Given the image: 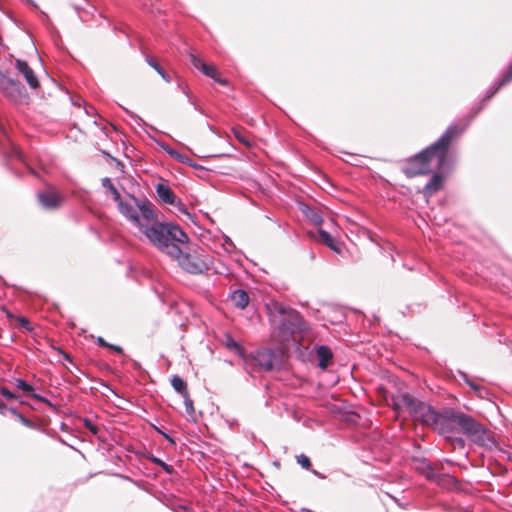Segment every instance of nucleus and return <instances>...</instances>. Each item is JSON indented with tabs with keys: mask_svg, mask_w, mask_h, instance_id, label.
<instances>
[{
	"mask_svg": "<svg viewBox=\"0 0 512 512\" xmlns=\"http://www.w3.org/2000/svg\"><path fill=\"white\" fill-rule=\"evenodd\" d=\"M316 353L319 359V367L326 369L332 363L333 353L331 349L325 345H321L317 348Z\"/></svg>",
	"mask_w": 512,
	"mask_h": 512,
	"instance_id": "nucleus-16",
	"label": "nucleus"
},
{
	"mask_svg": "<svg viewBox=\"0 0 512 512\" xmlns=\"http://www.w3.org/2000/svg\"><path fill=\"white\" fill-rule=\"evenodd\" d=\"M266 309L273 326L272 339L283 349L289 348L291 343L300 344L303 337H298V334L307 333L310 329L300 313L276 300L268 302Z\"/></svg>",
	"mask_w": 512,
	"mask_h": 512,
	"instance_id": "nucleus-2",
	"label": "nucleus"
},
{
	"mask_svg": "<svg viewBox=\"0 0 512 512\" xmlns=\"http://www.w3.org/2000/svg\"><path fill=\"white\" fill-rule=\"evenodd\" d=\"M225 345L228 349L235 351L243 358L246 356L244 354V348L229 335L226 336Z\"/></svg>",
	"mask_w": 512,
	"mask_h": 512,
	"instance_id": "nucleus-24",
	"label": "nucleus"
},
{
	"mask_svg": "<svg viewBox=\"0 0 512 512\" xmlns=\"http://www.w3.org/2000/svg\"><path fill=\"white\" fill-rule=\"evenodd\" d=\"M232 133L240 143L244 144L247 147L251 146L249 135L243 128H233Z\"/></svg>",
	"mask_w": 512,
	"mask_h": 512,
	"instance_id": "nucleus-23",
	"label": "nucleus"
},
{
	"mask_svg": "<svg viewBox=\"0 0 512 512\" xmlns=\"http://www.w3.org/2000/svg\"><path fill=\"white\" fill-rule=\"evenodd\" d=\"M305 216L311 221V223H313L314 225L316 226H320L322 223H323V219L321 217V215L309 208V207H306L304 210H303Z\"/></svg>",
	"mask_w": 512,
	"mask_h": 512,
	"instance_id": "nucleus-25",
	"label": "nucleus"
},
{
	"mask_svg": "<svg viewBox=\"0 0 512 512\" xmlns=\"http://www.w3.org/2000/svg\"><path fill=\"white\" fill-rule=\"evenodd\" d=\"M297 463L301 465L304 469H310L311 468V461L308 456L304 454H300L296 457Z\"/></svg>",
	"mask_w": 512,
	"mask_h": 512,
	"instance_id": "nucleus-30",
	"label": "nucleus"
},
{
	"mask_svg": "<svg viewBox=\"0 0 512 512\" xmlns=\"http://www.w3.org/2000/svg\"><path fill=\"white\" fill-rule=\"evenodd\" d=\"M185 246L179 247L176 255H171L170 258L176 260L178 265L187 273L202 274L209 270L210 263L209 257L201 254L197 250H185Z\"/></svg>",
	"mask_w": 512,
	"mask_h": 512,
	"instance_id": "nucleus-6",
	"label": "nucleus"
},
{
	"mask_svg": "<svg viewBox=\"0 0 512 512\" xmlns=\"http://www.w3.org/2000/svg\"><path fill=\"white\" fill-rule=\"evenodd\" d=\"M392 407L399 411L406 407L412 417L421 424L435 429L441 411L436 410L431 405L414 398L409 393L398 392L392 395Z\"/></svg>",
	"mask_w": 512,
	"mask_h": 512,
	"instance_id": "nucleus-5",
	"label": "nucleus"
},
{
	"mask_svg": "<svg viewBox=\"0 0 512 512\" xmlns=\"http://www.w3.org/2000/svg\"><path fill=\"white\" fill-rule=\"evenodd\" d=\"M109 349L115 351L116 353L118 354H123V349L122 347L118 346V345H113V344H110V347H108Z\"/></svg>",
	"mask_w": 512,
	"mask_h": 512,
	"instance_id": "nucleus-38",
	"label": "nucleus"
},
{
	"mask_svg": "<svg viewBox=\"0 0 512 512\" xmlns=\"http://www.w3.org/2000/svg\"><path fill=\"white\" fill-rule=\"evenodd\" d=\"M231 301L233 302L235 307L239 309H244L247 307L249 303V296L245 290L238 289L232 293Z\"/></svg>",
	"mask_w": 512,
	"mask_h": 512,
	"instance_id": "nucleus-17",
	"label": "nucleus"
},
{
	"mask_svg": "<svg viewBox=\"0 0 512 512\" xmlns=\"http://www.w3.org/2000/svg\"><path fill=\"white\" fill-rule=\"evenodd\" d=\"M118 208L122 215H124L126 218H128L134 224H136L140 228L141 231L143 230V228L146 226V224H144L141 221L139 213H138V208L135 206V203L130 204L128 202H124L123 200H121L118 203Z\"/></svg>",
	"mask_w": 512,
	"mask_h": 512,
	"instance_id": "nucleus-13",
	"label": "nucleus"
},
{
	"mask_svg": "<svg viewBox=\"0 0 512 512\" xmlns=\"http://www.w3.org/2000/svg\"><path fill=\"white\" fill-rule=\"evenodd\" d=\"M183 399H184V405H185L187 414L192 415L195 412V408H194L193 400L190 397V394L188 393V394L184 395Z\"/></svg>",
	"mask_w": 512,
	"mask_h": 512,
	"instance_id": "nucleus-29",
	"label": "nucleus"
},
{
	"mask_svg": "<svg viewBox=\"0 0 512 512\" xmlns=\"http://www.w3.org/2000/svg\"><path fill=\"white\" fill-rule=\"evenodd\" d=\"M7 316H8V317H10V318H12V317H13V316H12V314H11V313H9V312H7Z\"/></svg>",
	"mask_w": 512,
	"mask_h": 512,
	"instance_id": "nucleus-43",
	"label": "nucleus"
},
{
	"mask_svg": "<svg viewBox=\"0 0 512 512\" xmlns=\"http://www.w3.org/2000/svg\"><path fill=\"white\" fill-rule=\"evenodd\" d=\"M510 81H512V64L508 67V69L502 76V78L500 80V85H506Z\"/></svg>",
	"mask_w": 512,
	"mask_h": 512,
	"instance_id": "nucleus-32",
	"label": "nucleus"
},
{
	"mask_svg": "<svg viewBox=\"0 0 512 512\" xmlns=\"http://www.w3.org/2000/svg\"><path fill=\"white\" fill-rule=\"evenodd\" d=\"M455 425L459 426L462 433L480 447L492 449L496 445L494 434L483 424L472 416L452 408L441 411L434 431L440 435L449 434L455 430Z\"/></svg>",
	"mask_w": 512,
	"mask_h": 512,
	"instance_id": "nucleus-3",
	"label": "nucleus"
},
{
	"mask_svg": "<svg viewBox=\"0 0 512 512\" xmlns=\"http://www.w3.org/2000/svg\"><path fill=\"white\" fill-rule=\"evenodd\" d=\"M147 239L167 256L176 255L179 247L188 243L189 237L182 228L173 223H153L142 230Z\"/></svg>",
	"mask_w": 512,
	"mask_h": 512,
	"instance_id": "nucleus-4",
	"label": "nucleus"
},
{
	"mask_svg": "<svg viewBox=\"0 0 512 512\" xmlns=\"http://www.w3.org/2000/svg\"><path fill=\"white\" fill-rule=\"evenodd\" d=\"M15 384H16L17 388H19L20 390H22L23 392H25L27 395L31 396L35 400H38V401H41V402H44V403H47L50 405V403L47 399L34 393V388L29 383L25 382L22 379H16Z\"/></svg>",
	"mask_w": 512,
	"mask_h": 512,
	"instance_id": "nucleus-19",
	"label": "nucleus"
},
{
	"mask_svg": "<svg viewBox=\"0 0 512 512\" xmlns=\"http://www.w3.org/2000/svg\"><path fill=\"white\" fill-rule=\"evenodd\" d=\"M435 174H433L432 178L427 182V184L420 191L425 198L429 199L431 196L439 192L444 186V176L442 173L437 170Z\"/></svg>",
	"mask_w": 512,
	"mask_h": 512,
	"instance_id": "nucleus-14",
	"label": "nucleus"
},
{
	"mask_svg": "<svg viewBox=\"0 0 512 512\" xmlns=\"http://www.w3.org/2000/svg\"><path fill=\"white\" fill-rule=\"evenodd\" d=\"M64 357H65V359L71 361V358H70V356L68 354L64 353Z\"/></svg>",
	"mask_w": 512,
	"mask_h": 512,
	"instance_id": "nucleus-42",
	"label": "nucleus"
},
{
	"mask_svg": "<svg viewBox=\"0 0 512 512\" xmlns=\"http://www.w3.org/2000/svg\"><path fill=\"white\" fill-rule=\"evenodd\" d=\"M17 320H18V322L20 323V325L23 328H25L28 331L32 330L31 323H30V321L27 318H25V317H18Z\"/></svg>",
	"mask_w": 512,
	"mask_h": 512,
	"instance_id": "nucleus-35",
	"label": "nucleus"
},
{
	"mask_svg": "<svg viewBox=\"0 0 512 512\" xmlns=\"http://www.w3.org/2000/svg\"><path fill=\"white\" fill-rule=\"evenodd\" d=\"M171 385L177 393L181 394L182 397L189 393L187 383L178 375L172 377Z\"/></svg>",
	"mask_w": 512,
	"mask_h": 512,
	"instance_id": "nucleus-21",
	"label": "nucleus"
},
{
	"mask_svg": "<svg viewBox=\"0 0 512 512\" xmlns=\"http://www.w3.org/2000/svg\"><path fill=\"white\" fill-rule=\"evenodd\" d=\"M135 206L138 208V213L141 221L147 226H151L153 223H159L157 221V212L155 206L148 200H140L134 196H131Z\"/></svg>",
	"mask_w": 512,
	"mask_h": 512,
	"instance_id": "nucleus-10",
	"label": "nucleus"
},
{
	"mask_svg": "<svg viewBox=\"0 0 512 512\" xmlns=\"http://www.w3.org/2000/svg\"><path fill=\"white\" fill-rule=\"evenodd\" d=\"M201 72L207 77L212 78L215 82L219 83L222 86L228 85V80L220 76L218 69L213 64H206L205 68H203Z\"/></svg>",
	"mask_w": 512,
	"mask_h": 512,
	"instance_id": "nucleus-18",
	"label": "nucleus"
},
{
	"mask_svg": "<svg viewBox=\"0 0 512 512\" xmlns=\"http://www.w3.org/2000/svg\"><path fill=\"white\" fill-rule=\"evenodd\" d=\"M166 438L170 441V442H173L172 438L166 436Z\"/></svg>",
	"mask_w": 512,
	"mask_h": 512,
	"instance_id": "nucleus-44",
	"label": "nucleus"
},
{
	"mask_svg": "<svg viewBox=\"0 0 512 512\" xmlns=\"http://www.w3.org/2000/svg\"><path fill=\"white\" fill-rule=\"evenodd\" d=\"M152 461L157 464L158 466H160L164 471H166L167 473L171 474L173 472V467L171 465H168L166 464L165 462H163L162 460L156 458V457H153L152 458Z\"/></svg>",
	"mask_w": 512,
	"mask_h": 512,
	"instance_id": "nucleus-31",
	"label": "nucleus"
},
{
	"mask_svg": "<svg viewBox=\"0 0 512 512\" xmlns=\"http://www.w3.org/2000/svg\"><path fill=\"white\" fill-rule=\"evenodd\" d=\"M0 92L15 103H23L28 100V94L22 83L9 77L0 69Z\"/></svg>",
	"mask_w": 512,
	"mask_h": 512,
	"instance_id": "nucleus-7",
	"label": "nucleus"
},
{
	"mask_svg": "<svg viewBox=\"0 0 512 512\" xmlns=\"http://www.w3.org/2000/svg\"><path fill=\"white\" fill-rule=\"evenodd\" d=\"M20 418H21V420H22V422H23L24 424L28 425V423H29V422H28V420L24 419L22 416H20Z\"/></svg>",
	"mask_w": 512,
	"mask_h": 512,
	"instance_id": "nucleus-41",
	"label": "nucleus"
},
{
	"mask_svg": "<svg viewBox=\"0 0 512 512\" xmlns=\"http://www.w3.org/2000/svg\"><path fill=\"white\" fill-rule=\"evenodd\" d=\"M275 353L269 348H262L255 353H251L244 357L247 366L259 371H270L273 368Z\"/></svg>",
	"mask_w": 512,
	"mask_h": 512,
	"instance_id": "nucleus-8",
	"label": "nucleus"
},
{
	"mask_svg": "<svg viewBox=\"0 0 512 512\" xmlns=\"http://www.w3.org/2000/svg\"><path fill=\"white\" fill-rule=\"evenodd\" d=\"M102 186L107 190V193H110L112 195L113 199L117 203H119L122 200L119 191L116 189L110 178H103Z\"/></svg>",
	"mask_w": 512,
	"mask_h": 512,
	"instance_id": "nucleus-22",
	"label": "nucleus"
},
{
	"mask_svg": "<svg viewBox=\"0 0 512 512\" xmlns=\"http://www.w3.org/2000/svg\"><path fill=\"white\" fill-rule=\"evenodd\" d=\"M190 60L192 65L199 71H202L203 68H205V65L207 64L203 59H201L199 56L195 54H190Z\"/></svg>",
	"mask_w": 512,
	"mask_h": 512,
	"instance_id": "nucleus-27",
	"label": "nucleus"
},
{
	"mask_svg": "<svg viewBox=\"0 0 512 512\" xmlns=\"http://www.w3.org/2000/svg\"><path fill=\"white\" fill-rule=\"evenodd\" d=\"M5 409H6V405L0 401V413H4Z\"/></svg>",
	"mask_w": 512,
	"mask_h": 512,
	"instance_id": "nucleus-39",
	"label": "nucleus"
},
{
	"mask_svg": "<svg viewBox=\"0 0 512 512\" xmlns=\"http://www.w3.org/2000/svg\"><path fill=\"white\" fill-rule=\"evenodd\" d=\"M168 153L174 157L175 159L179 160L180 162L182 163H189L190 165H192L188 159L184 156H182L181 154H179L178 152L174 151V150H168Z\"/></svg>",
	"mask_w": 512,
	"mask_h": 512,
	"instance_id": "nucleus-34",
	"label": "nucleus"
},
{
	"mask_svg": "<svg viewBox=\"0 0 512 512\" xmlns=\"http://www.w3.org/2000/svg\"><path fill=\"white\" fill-rule=\"evenodd\" d=\"M148 64L154 68L166 81H169L165 71L162 69V67L158 64L156 59L150 58L148 59Z\"/></svg>",
	"mask_w": 512,
	"mask_h": 512,
	"instance_id": "nucleus-28",
	"label": "nucleus"
},
{
	"mask_svg": "<svg viewBox=\"0 0 512 512\" xmlns=\"http://www.w3.org/2000/svg\"><path fill=\"white\" fill-rule=\"evenodd\" d=\"M462 128L450 126L442 136L420 153L404 161L402 172L408 178L427 175L432 172V163L436 161L437 170L442 171L447 164L449 149L454 140L462 134Z\"/></svg>",
	"mask_w": 512,
	"mask_h": 512,
	"instance_id": "nucleus-1",
	"label": "nucleus"
},
{
	"mask_svg": "<svg viewBox=\"0 0 512 512\" xmlns=\"http://www.w3.org/2000/svg\"><path fill=\"white\" fill-rule=\"evenodd\" d=\"M451 433L445 434L446 441L451 445L452 450L461 449L463 450L465 448V440L461 437H453L450 436Z\"/></svg>",
	"mask_w": 512,
	"mask_h": 512,
	"instance_id": "nucleus-26",
	"label": "nucleus"
},
{
	"mask_svg": "<svg viewBox=\"0 0 512 512\" xmlns=\"http://www.w3.org/2000/svg\"><path fill=\"white\" fill-rule=\"evenodd\" d=\"M318 233H319V238L322 243L327 245L330 249H332L336 252H340V248H339L338 244L336 243L334 238L327 231H325L323 229H319Z\"/></svg>",
	"mask_w": 512,
	"mask_h": 512,
	"instance_id": "nucleus-20",
	"label": "nucleus"
},
{
	"mask_svg": "<svg viewBox=\"0 0 512 512\" xmlns=\"http://www.w3.org/2000/svg\"><path fill=\"white\" fill-rule=\"evenodd\" d=\"M15 67L17 71L23 76L31 89L36 90L40 88L38 77L25 60L17 59L15 62Z\"/></svg>",
	"mask_w": 512,
	"mask_h": 512,
	"instance_id": "nucleus-12",
	"label": "nucleus"
},
{
	"mask_svg": "<svg viewBox=\"0 0 512 512\" xmlns=\"http://www.w3.org/2000/svg\"><path fill=\"white\" fill-rule=\"evenodd\" d=\"M85 427L88 428L93 434L98 433V428L94 425L90 420L85 419L84 421Z\"/></svg>",
	"mask_w": 512,
	"mask_h": 512,
	"instance_id": "nucleus-36",
	"label": "nucleus"
},
{
	"mask_svg": "<svg viewBox=\"0 0 512 512\" xmlns=\"http://www.w3.org/2000/svg\"><path fill=\"white\" fill-rule=\"evenodd\" d=\"M417 470L426 477V479L430 481H434L438 484H444V483H456V479L452 476L440 474L436 472L435 468L428 462H421L420 465L417 467Z\"/></svg>",
	"mask_w": 512,
	"mask_h": 512,
	"instance_id": "nucleus-11",
	"label": "nucleus"
},
{
	"mask_svg": "<svg viewBox=\"0 0 512 512\" xmlns=\"http://www.w3.org/2000/svg\"><path fill=\"white\" fill-rule=\"evenodd\" d=\"M0 393L1 395H3L5 398H7L8 400H12V399H17V395H15L14 393H12L9 389H7L6 387H1L0 388Z\"/></svg>",
	"mask_w": 512,
	"mask_h": 512,
	"instance_id": "nucleus-33",
	"label": "nucleus"
},
{
	"mask_svg": "<svg viewBox=\"0 0 512 512\" xmlns=\"http://www.w3.org/2000/svg\"><path fill=\"white\" fill-rule=\"evenodd\" d=\"M507 458L512 461V449L507 452Z\"/></svg>",
	"mask_w": 512,
	"mask_h": 512,
	"instance_id": "nucleus-40",
	"label": "nucleus"
},
{
	"mask_svg": "<svg viewBox=\"0 0 512 512\" xmlns=\"http://www.w3.org/2000/svg\"><path fill=\"white\" fill-rule=\"evenodd\" d=\"M97 343L99 346L103 347V348H108L110 347V344L108 342L105 341V339L103 337H98L97 338Z\"/></svg>",
	"mask_w": 512,
	"mask_h": 512,
	"instance_id": "nucleus-37",
	"label": "nucleus"
},
{
	"mask_svg": "<svg viewBox=\"0 0 512 512\" xmlns=\"http://www.w3.org/2000/svg\"><path fill=\"white\" fill-rule=\"evenodd\" d=\"M156 192L160 200L165 204L173 205L175 203L176 195L169 186L163 183H158L156 186Z\"/></svg>",
	"mask_w": 512,
	"mask_h": 512,
	"instance_id": "nucleus-15",
	"label": "nucleus"
},
{
	"mask_svg": "<svg viewBox=\"0 0 512 512\" xmlns=\"http://www.w3.org/2000/svg\"><path fill=\"white\" fill-rule=\"evenodd\" d=\"M37 199L45 209L50 210L59 208L64 200L63 196L54 187L51 186L47 187L43 191L38 192Z\"/></svg>",
	"mask_w": 512,
	"mask_h": 512,
	"instance_id": "nucleus-9",
	"label": "nucleus"
}]
</instances>
